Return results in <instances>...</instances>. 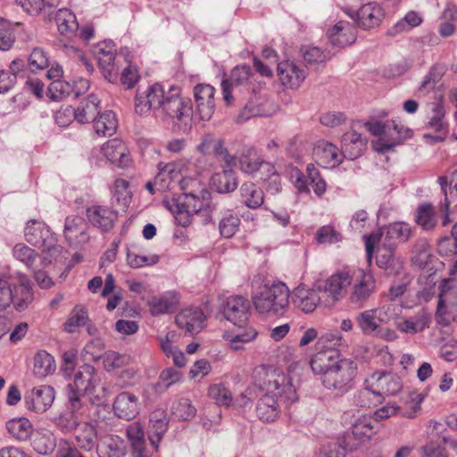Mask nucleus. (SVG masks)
Listing matches in <instances>:
<instances>
[{
  "mask_svg": "<svg viewBox=\"0 0 457 457\" xmlns=\"http://www.w3.org/2000/svg\"><path fill=\"white\" fill-rule=\"evenodd\" d=\"M58 31L67 38L72 37L79 29L76 16L68 9H60L55 14Z\"/></svg>",
  "mask_w": 457,
  "mask_h": 457,
  "instance_id": "f704fd0d",
  "label": "nucleus"
},
{
  "mask_svg": "<svg viewBox=\"0 0 457 457\" xmlns=\"http://www.w3.org/2000/svg\"><path fill=\"white\" fill-rule=\"evenodd\" d=\"M438 302L455 303L457 292L454 289V281L452 278H444L438 286Z\"/></svg>",
  "mask_w": 457,
  "mask_h": 457,
  "instance_id": "774afa93",
  "label": "nucleus"
},
{
  "mask_svg": "<svg viewBox=\"0 0 457 457\" xmlns=\"http://www.w3.org/2000/svg\"><path fill=\"white\" fill-rule=\"evenodd\" d=\"M251 68L247 65L235 67L228 79H223L221 88L223 99L227 104H230L232 101L231 92L234 87H238L246 82L250 77Z\"/></svg>",
  "mask_w": 457,
  "mask_h": 457,
  "instance_id": "cd10ccee",
  "label": "nucleus"
},
{
  "mask_svg": "<svg viewBox=\"0 0 457 457\" xmlns=\"http://www.w3.org/2000/svg\"><path fill=\"white\" fill-rule=\"evenodd\" d=\"M162 99L160 103L159 115L163 120H170L179 129L187 131L194 117L193 103L190 98L182 96L180 87L170 86L166 91L162 87Z\"/></svg>",
  "mask_w": 457,
  "mask_h": 457,
  "instance_id": "7ed1b4c3",
  "label": "nucleus"
},
{
  "mask_svg": "<svg viewBox=\"0 0 457 457\" xmlns=\"http://www.w3.org/2000/svg\"><path fill=\"white\" fill-rule=\"evenodd\" d=\"M377 392L374 390V386L370 382V378L365 379L364 386L360 389L354 395V402L356 405L363 408H370L381 403L379 397H376Z\"/></svg>",
  "mask_w": 457,
  "mask_h": 457,
  "instance_id": "de8ad7c7",
  "label": "nucleus"
},
{
  "mask_svg": "<svg viewBox=\"0 0 457 457\" xmlns=\"http://www.w3.org/2000/svg\"><path fill=\"white\" fill-rule=\"evenodd\" d=\"M240 219L237 214L230 212L226 213L219 223L220 233L222 237L229 238L233 237L238 229Z\"/></svg>",
  "mask_w": 457,
  "mask_h": 457,
  "instance_id": "052dcab7",
  "label": "nucleus"
},
{
  "mask_svg": "<svg viewBox=\"0 0 457 457\" xmlns=\"http://www.w3.org/2000/svg\"><path fill=\"white\" fill-rule=\"evenodd\" d=\"M73 91L72 86L64 80H54L47 88V96L54 101H61Z\"/></svg>",
  "mask_w": 457,
  "mask_h": 457,
  "instance_id": "680f3d73",
  "label": "nucleus"
},
{
  "mask_svg": "<svg viewBox=\"0 0 457 457\" xmlns=\"http://www.w3.org/2000/svg\"><path fill=\"white\" fill-rule=\"evenodd\" d=\"M338 352L335 349L320 350L311 360V367L314 373H325L339 362Z\"/></svg>",
  "mask_w": 457,
  "mask_h": 457,
  "instance_id": "473e14b6",
  "label": "nucleus"
},
{
  "mask_svg": "<svg viewBox=\"0 0 457 457\" xmlns=\"http://www.w3.org/2000/svg\"><path fill=\"white\" fill-rule=\"evenodd\" d=\"M28 61L31 71H42L49 65V55L45 49L35 47L30 53Z\"/></svg>",
  "mask_w": 457,
  "mask_h": 457,
  "instance_id": "e2e57ef3",
  "label": "nucleus"
},
{
  "mask_svg": "<svg viewBox=\"0 0 457 457\" xmlns=\"http://www.w3.org/2000/svg\"><path fill=\"white\" fill-rule=\"evenodd\" d=\"M442 95L433 108L434 116L430 119V142H442L448 135V126L444 121L445 109L442 104Z\"/></svg>",
  "mask_w": 457,
  "mask_h": 457,
  "instance_id": "c85d7f7f",
  "label": "nucleus"
},
{
  "mask_svg": "<svg viewBox=\"0 0 457 457\" xmlns=\"http://www.w3.org/2000/svg\"><path fill=\"white\" fill-rule=\"evenodd\" d=\"M112 410L119 419L131 420L140 412L138 397L128 391L121 392L115 397Z\"/></svg>",
  "mask_w": 457,
  "mask_h": 457,
  "instance_id": "dca6fc26",
  "label": "nucleus"
},
{
  "mask_svg": "<svg viewBox=\"0 0 457 457\" xmlns=\"http://www.w3.org/2000/svg\"><path fill=\"white\" fill-rule=\"evenodd\" d=\"M412 264L424 270L428 263V241L427 238L419 239L414 247L411 256Z\"/></svg>",
  "mask_w": 457,
  "mask_h": 457,
  "instance_id": "864d4df0",
  "label": "nucleus"
},
{
  "mask_svg": "<svg viewBox=\"0 0 457 457\" xmlns=\"http://www.w3.org/2000/svg\"><path fill=\"white\" fill-rule=\"evenodd\" d=\"M162 96V86L159 83L151 86L145 94H137L135 98V110L137 113L145 115L151 110L159 112Z\"/></svg>",
  "mask_w": 457,
  "mask_h": 457,
  "instance_id": "5701e85b",
  "label": "nucleus"
},
{
  "mask_svg": "<svg viewBox=\"0 0 457 457\" xmlns=\"http://www.w3.org/2000/svg\"><path fill=\"white\" fill-rule=\"evenodd\" d=\"M169 418L162 409H157L151 413L147 428V439L154 449L160 447V443L169 427Z\"/></svg>",
  "mask_w": 457,
  "mask_h": 457,
  "instance_id": "412c9836",
  "label": "nucleus"
},
{
  "mask_svg": "<svg viewBox=\"0 0 457 457\" xmlns=\"http://www.w3.org/2000/svg\"><path fill=\"white\" fill-rule=\"evenodd\" d=\"M13 301L12 302L18 312H22L28 308L33 301V292L29 281H21L19 286L13 287Z\"/></svg>",
  "mask_w": 457,
  "mask_h": 457,
  "instance_id": "49530a36",
  "label": "nucleus"
},
{
  "mask_svg": "<svg viewBox=\"0 0 457 457\" xmlns=\"http://www.w3.org/2000/svg\"><path fill=\"white\" fill-rule=\"evenodd\" d=\"M292 302L297 309L305 313H311L319 303H323V298L314 284L312 288L305 286L295 288L292 294Z\"/></svg>",
  "mask_w": 457,
  "mask_h": 457,
  "instance_id": "f3484780",
  "label": "nucleus"
},
{
  "mask_svg": "<svg viewBox=\"0 0 457 457\" xmlns=\"http://www.w3.org/2000/svg\"><path fill=\"white\" fill-rule=\"evenodd\" d=\"M374 310L377 313L378 321L383 325L398 319L403 307L396 303H390Z\"/></svg>",
  "mask_w": 457,
  "mask_h": 457,
  "instance_id": "6e6d98bb",
  "label": "nucleus"
},
{
  "mask_svg": "<svg viewBox=\"0 0 457 457\" xmlns=\"http://www.w3.org/2000/svg\"><path fill=\"white\" fill-rule=\"evenodd\" d=\"M178 302L176 293H169L160 298H154L151 303V312L153 315H160L170 312Z\"/></svg>",
  "mask_w": 457,
  "mask_h": 457,
  "instance_id": "603ef678",
  "label": "nucleus"
},
{
  "mask_svg": "<svg viewBox=\"0 0 457 457\" xmlns=\"http://www.w3.org/2000/svg\"><path fill=\"white\" fill-rule=\"evenodd\" d=\"M387 124L386 133L384 137L378 138L375 146V150L381 154H385L394 146L401 145L411 137V130L403 125L397 124L395 120Z\"/></svg>",
  "mask_w": 457,
  "mask_h": 457,
  "instance_id": "a211bd4d",
  "label": "nucleus"
},
{
  "mask_svg": "<svg viewBox=\"0 0 457 457\" xmlns=\"http://www.w3.org/2000/svg\"><path fill=\"white\" fill-rule=\"evenodd\" d=\"M238 180L232 168L223 165V170L211 178V187L220 194H228L237 189Z\"/></svg>",
  "mask_w": 457,
  "mask_h": 457,
  "instance_id": "c756f323",
  "label": "nucleus"
},
{
  "mask_svg": "<svg viewBox=\"0 0 457 457\" xmlns=\"http://www.w3.org/2000/svg\"><path fill=\"white\" fill-rule=\"evenodd\" d=\"M277 72L282 85L293 89L298 88L306 78V71L289 60L279 62Z\"/></svg>",
  "mask_w": 457,
  "mask_h": 457,
  "instance_id": "6ab92c4d",
  "label": "nucleus"
},
{
  "mask_svg": "<svg viewBox=\"0 0 457 457\" xmlns=\"http://www.w3.org/2000/svg\"><path fill=\"white\" fill-rule=\"evenodd\" d=\"M215 88L208 84H198L194 87L195 112L201 120H209L214 113Z\"/></svg>",
  "mask_w": 457,
  "mask_h": 457,
  "instance_id": "f8f14e48",
  "label": "nucleus"
},
{
  "mask_svg": "<svg viewBox=\"0 0 457 457\" xmlns=\"http://www.w3.org/2000/svg\"><path fill=\"white\" fill-rule=\"evenodd\" d=\"M80 422L79 418L67 409L54 419L55 426L63 433L73 432Z\"/></svg>",
  "mask_w": 457,
  "mask_h": 457,
  "instance_id": "5fc2aeb1",
  "label": "nucleus"
},
{
  "mask_svg": "<svg viewBox=\"0 0 457 457\" xmlns=\"http://www.w3.org/2000/svg\"><path fill=\"white\" fill-rule=\"evenodd\" d=\"M370 382L377 392L376 397H379L381 402L385 396L395 395L403 387L400 377L391 372H375L370 377Z\"/></svg>",
  "mask_w": 457,
  "mask_h": 457,
  "instance_id": "ddd939ff",
  "label": "nucleus"
},
{
  "mask_svg": "<svg viewBox=\"0 0 457 457\" xmlns=\"http://www.w3.org/2000/svg\"><path fill=\"white\" fill-rule=\"evenodd\" d=\"M84 220L79 216H69L65 220L64 237L68 241L78 239L79 234L84 233Z\"/></svg>",
  "mask_w": 457,
  "mask_h": 457,
  "instance_id": "bf43d9fd",
  "label": "nucleus"
},
{
  "mask_svg": "<svg viewBox=\"0 0 457 457\" xmlns=\"http://www.w3.org/2000/svg\"><path fill=\"white\" fill-rule=\"evenodd\" d=\"M356 324L361 332L366 336H375L381 323L378 321L377 313L374 309L366 310L355 318Z\"/></svg>",
  "mask_w": 457,
  "mask_h": 457,
  "instance_id": "c03bdc74",
  "label": "nucleus"
},
{
  "mask_svg": "<svg viewBox=\"0 0 457 457\" xmlns=\"http://www.w3.org/2000/svg\"><path fill=\"white\" fill-rule=\"evenodd\" d=\"M130 361V357L127 354H121L113 351L104 353L103 355V362L106 371L111 372L117 369L128 365Z\"/></svg>",
  "mask_w": 457,
  "mask_h": 457,
  "instance_id": "13d9d810",
  "label": "nucleus"
},
{
  "mask_svg": "<svg viewBox=\"0 0 457 457\" xmlns=\"http://www.w3.org/2000/svg\"><path fill=\"white\" fill-rule=\"evenodd\" d=\"M55 370L54 357L46 351H38L34 357L33 373L38 378H46Z\"/></svg>",
  "mask_w": 457,
  "mask_h": 457,
  "instance_id": "4c0bfd02",
  "label": "nucleus"
},
{
  "mask_svg": "<svg viewBox=\"0 0 457 457\" xmlns=\"http://www.w3.org/2000/svg\"><path fill=\"white\" fill-rule=\"evenodd\" d=\"M59 0H16V4L31 14H37L46 7H54L58 4Z\"/></svg>",
  "mask_w": 457,
  "mask_h": 457,
  "instance_id": "0e129e2a",
  "label": "nucleus"
},
{
  "mask_svg": "<svg viewBox=\"0 0 457 457\" xmlns=\"http://www.w3.org/2000/svg\"><path fill=\"white\" fill-rule=\"evenodd\" d=\"M99 104L98 97L91 94L86 99L79 103V105L73 109L67 107L60 110L55 113V121L60 127H67V122L62 120V116L73 117L79 123L84 124L95 120V118L99 115Z\"/></svg>",
  "mask_w": 457,
  "mask_h": 457,
  "instance_id": "1a4fd4ad",
  "label": "nucleus"
},
{
  "mask_svg": "<svg viewBox=\"0 0 457 457\" xmlns=\"http://www.w3.org/2000/svg\"><path fill=\"white\" fill-rule=\"evenodd\" d=\"M77 446L83 451L90 452L97 445L96 428L89 422H80L73 431Z\"/></svg>",
  "mask_w": 457,
  "mask_h": 457,
  "instance_id": "2f4dec72",
  "label": "nucleus"
},
{
  "mask_svg": "<svg viewBox=\"0 0 457 457\" xmlns=\"http://www.w3.org/2000/svg\"><path fill=\"white\" fill-rule=\"evenodd\" d=\"M24 236L30 245L43 248L47 243H51L54 235L48 226L37 220H30L25 228Z\"/></svg>",
  "mask_w": 457,
  "mask_h": 457,
  "instance_id": "393cba45",
  "label": "nucleus"
},
{
  "mask_svg": "<svg viewBox=\"0 0 457 457\" xmlns=\"http://www.w3.org/2000/svg\"><path fill=\"white\" fill-rule=\"evenodd\" d=\"M253 378L254 386L264 392L256 404V414L263 421H274L282 404L287 406L298 399L291 378L282 372L261 365L254 369Z\"/></svg>",
  "mask_w": 457,
  "mask_h": 457,
  "instance_id": "f257e3e1",
  "label": "nucleus"
},
{
  "mask_svg": "<svg viewBox=\"0 0 457 457\" xmlns=\"http://www.w3.org/2000/svg\"><path fill=\"white\" fill-rule=\"evenodd\" d=\"M206 315L199 307H189L177 314L175 322L188 336L198 334L204 327Z\"/></svg>",
  "mask_w": 457,
  "mask_h": 457,
  "instance_id": "4468645a",
  "label": "nucleus"
},
{
  "mask_svg": "<svg viewBox=\"0 0 457 457\" xmlns=\"http://www.w3.org/2000/svg\"><path fill=\"white\" fill-rule=\"evenodd\" d=\"M115 44L112 40L103 41L93 47V54L97 60L104 78L110 83H116L122 62L126 58L115 54Z\"/></svg>",
  "mask_w": 457,
  "mask_h": 457,
  "instance_id": "0eeeda50",
  "label": "nucleus"
},
{
  "mask_svg": "<svg viewBox=\"0 0 457 457\" xmlns=\"http://www.w3.org/2000/svg\"><path fill=\"white\" fill-rule=\"evenodd\" d=\"M221 312L224 318L237 327L226 337L231 349L235 351L241 350L245 344L253 341L256 337L257 331L255 328L245 326L250 317V303L246 298L241 295L228 297Z\"/></svg>",
  "mask_w": 457,
  "mask_h": 457,
  "instance_id": "f03ea898",
  "label": "nucleus"
},
{
  "mask_svg": "<svg viewBox=\"0 0 457 457\" xmlns=\"http://www.w3.org/2000/svg\"><path fill=\"white\" fill-rule=\"evenodd\" d=\"M13 256L18 261L23 262L27 268L35 270L38 268L37 264L39 260L38 254L35 250L24 244H17L12 250Z\"/></svg>",
  "mask_w": 457,
  "mask_h": 457,
  "instance_id": "09e8293b",
  "label": "nucleus"
},
{
  "mask_svg": "<svg viewBox=\"0 0 457 457\" xmlns=\"http://www.w3.org/2000/svg\"><path fill=\"white\" fill-rule=\"evenodd\" d=\"M66 409L78 418L87 417L93 405L89 403L87 394L66 390Z\"/></svg>",
  "mask_w": 457,
  "mask_h": 457,
  "instance_id": "72a5a7b5",
  "label": "nucleus"
},
{
  "mask_svg": "<svg viewBox=\"0 0 457 457\" xmlns=\"http://www.w3.org/2000/svg\"><path fill=\"white\" fill-rule=\"evenodd\" d=\"M129 187V182L123 179H117L114 182L113 197L124 207L129 204L132 195Z\"/></svg>",
  "mask_w": 457,
  "mask_h": 457,
  "instance_id": "338daca9",
  "label": "nucleus"
},
{
  "mask_svg": "<svg viewBox=\"0 0 457 457\" xmlns=\"http://www.w3.org/2000/svg\"><path fill=\"white\" fill-rule=\"evenodd\" d=\"M384 247L385 253H379V255L377 257L378 266L386 270L389 274L393 272H397L401 265L400 262L397 260H395V258L393 255L395 244L384 243Z\"/></svg>",
  "mask_w": 457,
  "mask_h": 457,
  "instance_id": "8fccbe9b",
  "label": "nucleus"
},
{
  "mask_svg": "<svg viewBox=\"0 0 457 457\" xmlns=\"http://www.w3.org/2000/svg\"><path fill=\"white\" fill-rule=\"evenodd\" d=\"M125 434L129 442L131 450L141 446L142 444L146 442L144 428L138 421L129 424L126 427Z\"/></svg>",
  "mask_w": 457,
  "mask_h": 457,
  "instance_id": "4d7b16f0",
  "label": "nucleus"
},
{
  "mask_svg": "<svg viewBox=\"0 0 457 457\" xmlns=\"http://www.w3.org/2000/svg\"><path fill=\"white\" fill-rule=\"evenodd\" d=\"M306 171V177L298 169L292 173V179H295V187L300 193L309 194L308 185H311L315 195L321 197L327 190V184L321 178L320 170L313 164H309Z\"/></svg>",
  "mask_w": 457,
  "mask_h": 457,
  "instance_id": "9d476101",
  "label": "nucleus"
},
{
  "mask_svg": "<svg viewBox=\"0 0 457 457\" xmlns=\"http://www.w3.org/2000/svg\"><path fill=\"white\" fill-rule=\"evenodd\" d=\"M438 183L441 187V192L445 195L444 201L439 204L441 212H443L442 224L443 226H446L451 222L448 212L450 198L457 195V170H454L451 174L449 181L446 177H440Z\"/></svg>",
  "mask_w": 457,
  "mask_h": 457,
  "instance_id": "7c9ffc66",
  "label": "nucleus"
},
{
  "mask_svg": "<svg viewBox=\"0 0 457 457\" xmlns=\"http://www.w3.org/2000/svg\"><path fill=\"white\" fill-rule=\"evenodd\" d=\"M6 429L16 440L25 441L32 433V425L26 418L12 419L6 422Z\"/></svg>",
  "mask_w": 457,
  "mask_h": 457,
  "instance_id": "a18cd8bd",
  "label": "nucleus"
},
{
  "mask_svg": "<svg viewBox=\"0 0 457 457\" xmlns=\"http://www.w3.org/2000/svg\"><path fill=\"white\" fill-rule=\"evenodd\" d=\"M315 154L326 165L334 167L342 162V154L335 145L329 142L320 143L315 148Z\"/></svg>",
  "mask_w": 457,
  "mask_h": 457,
  "instance_id": "79ce46f5",
  "label": "nucleus"
},
{
  "mask_svg": "<svg viewBox=\"0 0 457 457\" xmlns=\"http://www.w3.org/2000/svg\"><path fill=\"white\" fill-rule=\"evenodd\" d=\"M352 283V277L347 271H341L333 274L328 278L317 281L316 287L323 298V304L326 307L332 306L341 299L345 290Z\"/></svg>",
  "mask_w": 457,
  "mask_h": 457,
  "instance_id": "6e6552de",
  "label": "nucleus"
},
{
  "mask_svg": "<svg viewBox=\"0 0 457 457\" xmlns=\"http://www.w3.org/2000/svg\"><path fill=\"white\" fill-rule=\"evenodd\" d=\"M54 390L50 386H40L34 387L24 396V403L27 409L35 412H45L54 403Z\"/></svg>",
  "mask_w": 457,
  "mask_h": 457,
  "instance_id": "2eb2a0df",
  "label": "nucleus"
},
{
  "mask_svg": "<svg viewBox=\"0 0 457 457\" xmlns=\"http://www.w3.org/2000/svg\"><path fill=\"white\" fill-rule=\"evenodd\" d=\"M376 420L363 415L353 423L352 434L358 440L369 439L376 433Z\"/></svg>",
  "mask_w": 457,
  "mask_h": 457,
  "instance_id": "a19ab883",
  "label": "nucleus"
},
{
  "mask_svg": "<svg viewBox=\"0 0 457 457\" xmlns=\"http://www.w3.org/2000/svg\"><path fill=\"white\" fill-rule=\"evenodd\" d=\"M239 191L243 203L250 209H257L264 202L262 190L253 182H245Z\"/></svg>",
  "mask_w": 457,
  "mask_h": 457,
  "instance_id": "e433bc0d",
  "label": "nucleus"
},
{
  "mask_svg": "<svg viewBox=\"0 0 457 457\" xmlns=\"http://www.w3.org/2000/svg\"><path fill=\"white\" fill-rule=\"evenodd\" d=\"M303 58L307 65L324 63L329 57L320 48L316 46H303L301 48Z\"/></svg>",
  "mask_w": 457,
  "mask_h": 457,
  "instance_id": "69168bd1",
  "label": "nucleus"
},
{
  "mask_svg": "<svg viewBox=\"0 0 457 457\" xmlns=\"http://www.w3.org/2000/svg\"><path fill=\"white\" fill-rule=\"evenodd\" d=\"M96 369L90 364H84L74 371L72 382L66 390L73 389L77 393L91 394L95 389Z\"/></svg>",
  "mask_w": 457,
  "mask_h": 457,
  "instance_id": "b1692460",
  "label": "nucleus"
},
{
  "mask_svg": "<svg viewBox=\"0 0 457 457\" xmlns=\"http://www.w3.org/2000/svg\"><path fill=\"white\" fill-rule=\"evenodd\" d=\"M196 409L187 398H180L171 406V414L179 420H188L195 416Z\"/></svg>",
  "mask_w": 457,
  "mask_h": 457,
  "instance_id": "3c124183",
  "label": "nucleus"
},
{
  "mask_svg": "<svg viewBox=\"0 0 457 457\" xmlns=\"http://www.w3.org/2000/svg\"><path fill=\"white\" fill-rule=\"evenodd\" d=\"M253 303L260 313L283 315L289 304V289L283 282H264L253 293Z\"/></svg>",
  "mask_w": 457,
  "mask_h": 457,
  "instance_id": "20e7f679",
  "label": "nucleus"
},
{
  "mask_svg": "<svg viewBox=\"0 0 457 457\" xmlns=\"http://www.w3.org/2000/svg\"><path fill=\"white\" fill-rule=\"evenodd\" d=\"M328 37L333 46L342 48L355 42L357 31L350 22L340 21L328 31Z\"/></svg>",
  "mask_w": 457,
  "mask_h": 457,
  "instance_id": "a878e982",
  "label": "nucleus"
},
{
  "mask_svg": "<svg viewBox=\"0 0 457 457\" xmlns=\"http://www.w3.org/2000/svg\"><path fill=\"white\" fill-rule=\"evenodd\" d=\"M92 122L94 123L95 132L103 137L112 136L118 127L116 115L112 111H106L102 114L99 113Z\"/></svg>",
  "mask_w": 457,
  "mask_h": 457,
  "instance_id": "c9c22d12",
  "label": "nucleus"
},
{
  "mask_svg": "<svg viewBox=\"0 0 457 457\" xmlns=\"http://www.w3.org/2000/svg\"><path fill=\"white\" fill-rule=\"evenodd\" d=\"M103 154L120 168H127L131 163L130 154L125 143L113 138L104 143L101 148Z\"/></svg>",
  "mask_w": 457,
  "mask_h": 457,
  "instance_id": "4be33fe9",
  "label": "nucleus"
},
{
  "mask_svg": "<svg viewBox=\"0 0 457 457\" xmlns=\"http://www.w3.org/2000/svg\"><path fill=\"white\" fill-rule=\"evenodd\" d=\"M182 193L175 199L176 212L188 215L196 214L202 211L212 212L210 192L203 188L196 179H186L181 180Z\"/></svg>",
  "mask_w": 457,
  "mask_h": 457,
  "instance_id": "39448f33",
  "label": "nucleus"
},
{
  "mask_svg": "<svg viewBox=\"0 0 457 457\" xmlns=\"http://www.w3.org/2000/svg\"><path fill=\"white\" fill-rule=\"evenodd\" d=\"M346 13L365 30L378 27L385 17L383 8L376 2L367 3L359 10L347 11Z\"/></svg>",
  "mask_w": 457,
  "mask_h": 457,
  "instance_id": "9b49d317",
  "label": "nucleus"
},
{
  "mask_svg": "<svg viewBox=\"0 0 457 457\" xmlns=\"http://www.w3.org/2000/svg\"><path fill=\"white\" fill-rule=\"evenodd\" d=\"M411 235V228L406 222L397 221L389 224L386 228L385 242L386 244L398 242H407Z\"/></svg>",
  "mask_w": 457,
  "mask_h": 457,
  "instance_id": "37998d69",
  "label": "nucleus"
},
{
  "mask_svg": "<svg viewBox=\"0 0 457 457\" xmlns=\"http://www.w3.org/2000/svg\"><path fill=\"white\" fill-rule=\"evenodd\" d=\"M98 457H123L125 453L118 437L107 436L96 446Z\"/></svg>",
  "mask_w": 457,
  "mask_h": 457,
  "instance_id": "58836bf2",
  "label": "nucleus"
},
{
  "mask_svg": "<svg viewBox=\"0 0 457 457\" xmlns=\"http://www.w3.org/2000/svg\"><path fill=\"white\" fill-rule=\"evenodd\" d=\"M87 218L93 227L107 232L113 228L117 212L107 206L94 204L87 208Z\"/></svg>",
  "mask_w": 457,
  "mask_h": 457,
  "instance_id": "aec40b11",
  "label": "nucleus"
},
{
  "mask_svg": "<svg viewBox=\"0 0 457 457\" xmlns=\"http://www.w3.org/2000/svg\"><path fill=\"white\" fill-rule=\"evenodd\" d=\"M32 447L41 455L50 454L56 447V438L49 430L37 431L32 440Z\"/></svg>",
  "mask_w": 457,
  "mask_h": 457,
  "instance_id": "ea45409f",
  "label": "nucleus"
},
{
  "mask_svg": "<svg viewBox=\"0 0 457 457\" xmlns=\"http://www.w3.org/2000/svg\"><path fill=\"white\" fill-rule=\"evenodd\" d=\"M376 288L375 279L370 272H361L360 279L354 284L350 295L352 303L362 307L365 302L374 293Z\"/></svg>",
  "mask_w": 457,
  "mask_h": 457,
  "instance_id": "bb28decb",
  "label": "nucleus"
},
{
  "mask_svg": "<svg viewBox=\"0 0 457 457\" xmlns=\"http://www.w3.org/2000/svg\"><path fill=\"white\" fill-rule=\"evenodd\" d=\"M356 373L357 363L351 359L343 358L325 373L322 384L327 389L344 395L353 389Z\"/></svg>",
  "mask_w": 457,
  "mask_h": 457,
  "instance_id": "423d86ee",
  "label": "nucleus"
}]
</instances>
